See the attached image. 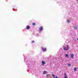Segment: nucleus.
<instances>
[{"instance_id": "1", "label": "nucleus", "mask_w": 78, "mask_h": 78, "mask_svg": "<svg viewBox=\"0 0 78 78\" xmlns=\"http://www.w3.org/2000/svg\"><path fill=\"white\" fill-rule=\"evenodd\" d=\"M63 49L64 50H66V51H67V50H68L69 49V46H63Z\"/></svg>"}, {"instance_id": "2", "label": "nucleus", "mask_w": 78, "mask_h": 78, "mask_svg": "<svg viewBox=\"0 0 78 78\" xmlns=\"http://www.w3.org/2000/svg\"><path fill=\"white\" fill-rule=\"evenodd\" d=\"M41 48L43 51L44 52V51H46V48Z\"/></svg>"}, {"instance_id": "3", "label": "nucleus", "mask_w": 78, "mask_h": 78, "mask_svg": "<svg viewBox=\"0 0 78 78\" xmlns=\"http://www.w3.org/2000/svg\"><path fill=\"white\" fill-rule=\"evenodd\" d=\"M73 28H74V30H77V29L78 28V27H77V26H76L75 25L74 26Z\"/></svg>"}, {"instance_id": "4", "label": "nucleus", "mask_w": 78, "mask_h": 78, "mask_svg": "<svg viewBox=\"0 0 78 78\" xmlns=\"http://www.w3.org/2000/svg\"><path fill=\"white\" fill-rule=\"evenodd\" d=\"M42 30H43V27L42 26H41V27H40L39 28V30L42 31Z\"/></svg>"}, {"instance_id": "5", "label": "nucleus", "mask_w": 78, "mask_h": 78, "mask_svg": "<svg viewBox=\"0 0 78 78\" xmlns=\"http://www.w3.org/2000/svg\"><path fill=\"white\" fill-rule=\"evenodd\" d=\"M42 63L43 64L42 65L43 66H44V64H46L45 62L44 61H42Z\"/></svg>"}, {"instance_id": "6", "label": "nucleus", "mask_w": 78, "mask_h": 78, "mask_svg": "<svg viewBox=\"0 0 78 78\" xmlns=\"http://www.w3.org/2000/svg\"><path fill=\"white\" fill-rule=\"evenodd\" d=\"M65 75V76H64V78H68L67 77V74L66 73H65L64 74Z\"/></svg>"}, {"instance_id": "7", "label": "nucleus", "mask_w": 78, "mask_h": 78, "mask_svg": "<svg viewBox=\"0 0 78 78\" xmlns=\"http://www.w3.org/2000/svg\"><path fill=\"white\" fill-rule=\"evenodd\" d=\"M26 28L27 30H29L30 28V27L29 26H27Z\"/></svg>"}, {"instance_id": "8", "label": "nucleus", "mask_w": 78, "mask_h": 78, "mask_svg": "<svg viewBox=\"0 0 78 78\" xmlns=\"http://www.w3.org/2000/svg\"><path fill=\"white\" fill-rule=\"evenodd\" d=\"M71 58H73V54H71L70 55Z\"/></svg>"}, {"instance_id": "9", "label": "nucleus", "mask_w": 78, "mask_h": 78, "mask_svg": "<svg viewBox=\"0 0 78 78\" xmlns=\"http://www.w3.org/2000/svg\"><path fill=\"white\" fill-rule=\"evenodd\" d=\"M47 72L46 71H44L43 72V74H47Z\"/></svg>"}, {"instance_id": "10", "label": "nucleus", "mask_w": 78, "mask_h": 78, "mask_svg": "<svg viewBox=\"0 0 78 78\" xmlns=\"http://www.w3.org/2000/svg\"><path fill=\"white\" fill-rule=\"evenodd\" d=\"M71 65L69 63H68V67H70Z\"/></svg>"}, {"instance_id": "11", "label": "nucleus", "mask_w": 78, "mask_h": 78, "mask_svg": "<svg viewBox=\"0 0 78 78\" xmlns=\"http://www.w3.org/2000/svg\"><path fill=\"white\" fill-rule=\"evenodd\" d=\"M76 69H77V68H74V71H76Z\"/></svg>"}, {"instance_id": "12", "label": "nucleus", "mask_w": 78, "mask_h": 78, "mask_svg": "<svg viewBox=\"0 0 78 78\" xmlns=\"http://www.w3.org/2000/svg\"><path fill=\"white\" fill-rule=\"evenodd\" d=\"M65 56H66V57H68V55L67 54H65Z\"/></svg>"}, {"instance_id": "13", "label": "nucleus", "mask_w": 78, "mask_h": 78, "mask_svg": "<svg viewBox=\"0 0 78 78\" xmlns=\"http://www.w3.org/2000/svg\"><path fill=\"white\" fill-rule=\"evenodd\" d=\"M52 76L53 77V78H55V75L54 74H52Z\"/></svg>"}, {"instance_id": "14", "label": "nucleus", "mask_w": 78, "mask_h": 78, "mask_svg": "<svg viewBox=\"0 0 78 78\" xmlns=\"http://www.w3.org/2000/svg\"><path fill=\"white\" fill-rule=\"evenodd\" d=\"M67 22L68 23H70V21L68 20H67Z\"/></svg>"}, {"instance_id": "15", "label": "nucleus", "mask_w": 78, "mask_h": 78, "mask_svg": "<svg viewBox=\"0 0 78 78\" xmlns=\"http://www.w3.org/2000/svg\"><path fill=\"white\" fill-rule=\"evenodd\" d=\"M36 25V24L35 23H33V25L34 26V25Z\"/></svg>"}, {"instance_id": "16", "label": "nucleus", "mask_w": 78, "mask_h": 78, "mask_svg": "<svg viewBox=\"0 0 78 78\" xmlns=\"http://www.w3.org/2000/svg\"><path fill=\"white\" fill-rule=\"evenodd\" d=\"M50 74H49L48 75H47V77H48V76H50Z\"/></svg>"}, {"instance_id": "17", "label": "nucleus", "mask_w": 78, "mask_h": 78, "mask_svg": "<svg viewBox=\"0 0 78 78\" xmlns=\"http://www.w3.org/2000/svg\"><path fill=\"white\" fill-rule=\"evenodd\" d=\"M34 41H32L31 43L32 44H33V43H34Z\"/></svg>"}, {"instance_id": "18", "label": "nucleus", "mask_w": 78, "mask_h": 78, "mask_svg": "<svg viewBox=\"0 0 78 78\" xmlns=\"http://www.w3.org/2000/svg\"><path fill=\"white\" fill-rule=\"evenodd\" d=\"M26 65H29V64L28 62L26 63Z\"/></svg>"}, {"instance_id": "19", "label": "nucleus", "mask_w": 78, "mask_h": 78, "mask_svg": "<svg viewBox=\"0 0 78 78\" xmlns=\"http://www.w3.org/2000/svg\"><path fill=\"white\" fill-rule=\"evenodd\" d=\"M56 60H58V58H55Z\"/></svg>"}, {"instance_id": "20", "label": "nucleus", "mask_w": 78, "mask_h": 78, "mask_svg": "<svg viewBox=\"0 0 78 78\" xmlns=\"http://www.w3.org/2000/svg\"><path fill=\"white\" fill-rule=\"evenodd\" d=\"M26 59H27L26 58L25 59V62H27V61H26Z\"/></svg>"}, {"instance_id": "21", "label": "nucleus", "mask_w": 78, "mask_h": 78, "mask_svg": "<svg viewBox=\"0 0 78 78\" xmlns=\"http://www.w3.org/2000/svg\"><path fill=\"white\" fill-rule=\"evenodd\" d=\"M77 40H78V38H77Z\"/></svg>"}, {"instance_id": "22", "label": "nucleus", "mask_w": 78, "mask_h": 78, "mask_svg": "<svg viewBox=\"0 0 78 78\" xmlns=\"http://www.w3.org/2000/svg\"><path fill=\"white\" fill-rule=\"evenodd\" d=\"M25 59V58H24V59Z\"/></svg>"}, {"instance_id": "23", "label": "nucleus", "mask_w": 78, "mask_h": 78, "mask_svg": "<svg viewBox=\"0 0 78 78\" xmlns=\"http://www.w3.org/2000/svg\"><path fill=\"white\" fill-rule=\"evenodd\" d=\"M77 1H78V0H77Z\"/></svg>"}]
</instances>
